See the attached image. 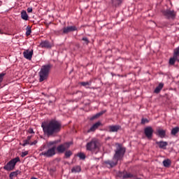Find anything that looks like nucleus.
<instances>
[{
  "instance_id": "1",
  "label": "nucleus",
  "mask_w": 179,
  "mask_h": 179,
  "mask_svg": "<svg viewBox=\"0 0 179 179\" xmlns=\"http://www.w3.org/2000/svg\"><path fill=\"white\" fill-rule=\"evenodd\" d=\"M125 148H123L120 144H118V146L115 151V153L113 155V160H108L105 162V164L108 166L110 169H113V167H115L117 164H118V162L120 160H122L124 157V155H125L126 152Z\"/></svg>"
},
{
  "instance_id": "2",
  "label": "nucleus",
  "mask_w": 179,
  "mask_h": 179,
  "mask_svg": "<svg viewBox=\"0 0 179 179\" xmlns=\"http://www.w3.org/2000/svg\"><path fill=\"white\" fill-rule=\"evenodd\" d=\"M46 134L48 136L58 134L61 131V124L57 121L52 120L45 127Z\"/></svg>"
},
{
  "instance_id": "3",
  "label": "nucleus",
  "mask_w": 179,
  "mask_h": 179,
  "mask_svg": "<svg viewBox=\"0 0 179 179\" xmlns=\"http://www.w3.org/2000/svg\"><path fill=\"white\" fill-rule=\"evenodd\" d=\"M87 150H90L92 153L97 154L99 152V141L96 138H93L86 145Z\"/></svg>"
},
{
  "instance_id": "4",
  "label": "nucleus",
  "mask_w": 179,
  "mask_h": 179,
  "mask_svg": "<svg viewBox=\"0 0 179 179\" xmlns=\"http://www.w3.org/2000/svg\"><path fill=\"white\" fill-rule=\"evenodd\" d=\"M18 162H20V158L19 157H16L15 158L11 159L3 166L4 170H6V171H12V170L15 169L16 163Z\"/></svg>"
},
{
  "instance_id": "5",
  "label": "nucleus",
  "mask_w": 179,
  "mask_h": 179,
  "mask_svg": "<svg viewBox=\"0 0 179 179\" xmlns=\"http://www.w3.org/2000/svg\"><path fill=\"white\" fill-rule=\"evenodd\" d=\"M71 145H72V143H64L63 144H60L57 147L56 150L58 153H64L68 150V149H69Z\"/></svg>"
},
{
  "instance_id": "6",
  "label": "nucleus",
  "mask_w": 179,
  "mask_h": 179,
  "mask_svg": "<svg viewBox=\"0 0 179 179\" xmlns=\"http://www.w3.org/2000/svg\"><path fill=\"white\" fill-rule=\"evenodd\" d=\"M162 13L167 19H174L176 17V12L173 10L166 9Z\"/></svg>"
},
{
  "instance_id": "7",
  "label": "nucleus",
  "mask_w": 179,
  "mask_h": 179,
  "mask_svg": "<svg viewBox=\"0 0 179 179\" xmlns=\"http://www.w3.org/2000/svg\"><path fill=\"white\" fill-rule=\"evenodd\" d=\"M144 134L148 139H152V137L153 136V128H152V127H145Z\"/></svg>"
},
{
  "instance_id": "8",
  "label": "nucleus",
  "mask_w": 179,
  "mask_h": 179,
  "mask_svg": "<svg viewBox=\"0 0 179 179\" xmlns=\"http://www.w3.org/2000/svg\"><path fill=\"white\" fill-rule=\"evenodd\" d=\"M78 30V27L76 26H69L63 28V34H68V33H71V31H76Z\"/></svg>"
},
{
  "instance_id": "9",
  "label": "nucleus",
  "mask_w": 179,
  "mask_h": 179,
  "mask_svg": "<svg viewBox=\"0 0 179 179\" xmlns=\"http://www.w3.org/2000/svg\"><path fill=\"white\" fill-rule=\"evenodd\" d=\"M121 129V126L120 125H110L107 127L108 132H118Z\"/></svg>"
},
{
  "instance_id": "10",
  "label": "nucleus",
  "mask_w": 179,
  "mask_h": 179,
  "mask_svg": "<svg viewBox=\"0 0 179 179\" xmlns=\"http://www.w3.org/2000/svg\"><path fill=\"white\" fill-rule=\"evenodd\" d=\"M45 80V65L42 66L39 72V82H43Z\"/></svg>"
},
{
  "instance_id": "11",
  "label": "nucleus",
  "mask_w": 179,
  "mask_h": 179,
  "mask_svg": "<svg viewBox=\"0 0 179 179\" xmlns=\"http://www.w3.org/2000/svg\"><path fill=\"white\" fill-rule=\"evenodd\" d=\"M23 55L26 59H29V61H31V58H33V50H27L23 52Z\"/></svg>"
},
{
  "instance_id": "12",
  "label": "nucleus",
  "mask_w": 179,
  "mask_h": 179,
  "mask_svg": "<svg viewBox=\"0 0 179 179\" xmlns=\"http://www.w3.org/2000/svg\"><path fill=\"white\" fill-rule=\"evenodd\" d=\"M156 135L163 139V138H166V130L163 129H159L157 130Z\"/></svg>"
},
{
  "instance_id": "13",
  "label": "nucleus",
  "mask_w": 179,
  "mask_h": 179,
  "mask_svg": "<svg viewBox=\"0 0 179 179\" xmlns=\"http://www.w3.org/2000/svg\"><path fill=\"white\" fill-rule=\"evenodd\" d=\"M101 122H97L95 124H94L90 129L87 130V132H94V131H96V129H97V128H99V127H101Z\"/></svg>"
},
{
  "instance_id": "14",
  "label": "nucleus",
  "mask_w": 179,
  "mask_h": 179,
  "mask_svg": "<svg viewBox=\"0 0 179 179\" xmlns=\"http://www.w3.org/2000/svg\"><path fill=\"white\" fill-rule=\"evenodd\" d=\"M156 145H158L159 149H166L167 148V145H169V143L167 141H156Z\"/></svg>"
},
{
  "instance_id": "15",
  "label": "nucleus",
  "mask_w": 179,
  "mask_h": 179,
  "mask_svg": "<svg viewBox=\"0 0 179 179\" xmlns=\"http://www.w3.org/2000/svg\"><path fill=\"white\" fill-rule=\"evenodd\" d=\"M55 155V147H53L50 149H49L46 152H45V156L47 157H52Z\"/></svg>"
},
{
  "instance_id": "16",
  "label": "nucleus",
  "mask_w": 179,
  "mask_h": 179,
  "mask_svg": "<svg viewBox=\"0 0 179 179\" xmlns=\"http://www.w3.org/2000/svg\"><path fill=\"white\" fill-rule=\"evenodd\" d=\"M31 138H33V136H28L27 137L26 140H24L22 142L23 143L22 144V146H27V145H30L31 142L30 141H31Z\"/></svg>"
},
{
  "instance_id": "17",
  "label": "nucleus",
  "mask_w": 179,
  "mask_h": 179,
  "mask_svg": "<svg viewBox=\"0 0 179 179\" xmlns=\"http://www.w3.org/2000/svg\"><path fill=\"white\" fill-rule=\"evenodd\" d=\"M21 18L23 19V20H29V15H27V12H26V10H22L21 12Z\"/></svg>"
},
{
  "instance_id": "18",
  "label": "nucleus",
  "mask_w": 179,
  "mask_h": 179,
  "mask_svg": "<svg viewBox=\"0 0 179 179\" xmlns=\"http://www.w3.org/2000/svg\"><path fill=\"white\" fill-rule=\"evenodd\" d=\"M162 163L164 167H170V166H171V160L169 159H164Z\"/></svg>"
},
{
  "instance_id": "19",
  "label": "nucleus",
  "mask_w": 179,
  "mask_h": 179,
  "mask_svg": "<svg viewBox=\"0 0 179 179\" xmlns=\"http://www.w3.org/2000/svg\"><path fill=\"white\" fill-rule=\"evenodd\" d=\"M164 86V84L159 83V85L155 88V93H160L162 89H163V87Z\"/></svg>"
},
{
  "instance_id": "20",
  "label": "nucleus",
  "mask_w": 179,
  "mask_h": 179,
  "mask_svg": "<svg viewBox=\"0 0 179 179\" xmlns=\"http://www.w3.org/2000/svg\"><path fill=\"white\" fill-rule=\"evenodd\" d=\"M173 57L176 59V61H178V62H179V48H177L174 50Z\"/></svg>"
},
{
  "instance_id": "21",
  "label": "nucleus",
  "mask_w": 179,
  "mask_h": 179,
  "mask_svg": "<svg viewBox=\"0 0 179 179\" xmlns=\"http://www.w3.org/2000/svg\"><path fill=\"white\" fill-rule=\"evenodd\" d=\"M123 0H112V3L115 6H120L122 3Z\"/></svg>"
},
{
  "instance_id": "22",
  "label": "nucleus",
  "mask_w": 179,
  "mask_h": 179,
  "mask_svg": "<svg viewBox=\"0 0 179 179\" xmlns=\"http://www.w3.org/2000/svg\"><path fill=\"white\" fill-rule=\"evenodd\" d=\"M81 170L80 166H77L71 169V173H80Z\"/></svg>"
},
{
  "instance_id": "23",
  "label": "nucleus",
  "mask_w": 179,
  "mask_h": 179,
  "mask_svg": "<svg viewBox=\"0 0 179 179\" xmlns=\"http://www.w3.org/2000/svg\"><path fill=\"white\" fill-rule=\"evenodd\" d=\"M178 132H179V127H176L172 129L171 134V135H177V134H178Z\"/></svg>"
},
{
  "instance_id": "24",
  "label": "nucleus",
  "mask_w": 179,
  "mask_h": 179,
  "mask_svg": "<svg viewBox=\"0 0 179 179\" xmlns=\"http://www.w3.org/2000/svg\"><path fill=\"white\" fill-rule=\"evenodd\" d=\"M50 69H51V65L48 64L45 66V76L46 78L48 76V73H50Z\"/></svg>"
},
{
  "instance_id": "25",
  "label": "nucleus",
  "mask_w": 179,
  "mask_h": 179,
  "mask_svg": "<svg viewBox=\"0 0 179 179\" xmlns=\"http://www.w3.org/2000/svg\"><path fill=\"white\" fill-rule=\"evenodd\" d=\"M26 30V36L28 37V36H30V34H31V27H30V26H27Z\"/></svg>"
},
{
  "instance_id": "26",
  "label": "nucleus",
  "mask_w": 179,
  "mask_h": 179,
  "mask_svg": "<svg viewBox=\"0 0 179 179\" xmlns=\"http://www.w3.org/2000/svg\"><path fill=\"white\" fill-rule=\"evenodd\" d=\"M78 157H80V160H85L86 159V155L83 152L78 153Z\"/></svg>"
},
{
  "instance_id": "27",
  "label": "nucleus",
  "mask_w": 179,
  "mask_h": 179,
  "mask_svg": "<svg viewBox=\"0 0 179 179\" xmlns=\"http://www.w3.org/2000/svg\"><path fill=\"white\" fill-rule=\"evenodd\" d=\"M52 47H54L53 43H50L48 41L45 42V48H51Z\"/></svg>"
},
{
  "instance_id": "28",
  "label": "nucleus",
  "mask_w": 179,
  "mask_h": 179,
  "mask_svg": "<svg viewBox=\"0 0 179 179\" xmlns=\"http://www.w3.org/2000/svg\"><path fill=\"white\" fill-rule=\"evenodd\" d=\"M176 59L174 56L169 59V65H174L176 64Z\"/></svg>"
},
{
  "instance_id": "29",
  "label": "nucleus",
  "mask_w": 179,
  "mask_h": 179,
  "mask_svg": "<svg viewBox=\"0 0 179 179\" xmlns=\"http://www.w3.org/2000/svg\"><path fill=\"white\" fill-rule=\"evenodd\" d=\"M90 85H92V81L80 83V85L84 86L85 87H86V86H90Z\"/></svg>"
},
{
  "instance_id": "30",
  "label": "nucleus",
  "mask_w": 179,
  "mask_h": 179,
  "mask_svg": "<svg viewBox=\"0 0 179 179\" xmlns=\"http://www.w3.org/2000/svg\"><path fill=\"white\" fill-rule=\"evenodd\" d=\"M132 177H134V175H132L131 173H127L124 175H123V178H132Z\"/></svg>"
},
{
  "instance_id": "31",
  "label": "nucleus",
  "mask_w": 179,
  "mask_h": 179,
  "mask_svg": "<svg viewBox=\"0 0 179 179\" xmlns=\"http://www.w3.org/2000/svg\"><path fill=\"white\" fill-rule=\"evenodd\" d=\"M17 171L11 172L9 175V177L10 179H13V177H17Z\"/></svg>"
},
{
  "instance_id": "32",
  "label": "nucleus",
  "mask_w": 179,
  "mask_h": 179,
  "mask_svg": "<svg viewBox=\"0 0 179 179\" xmlns=\"http://www.w3.org/2000/svg\"><path fill=\"white\" fill-rule=\"evenodd\" d=\"M5 75H6L5 73H0V86L2 85V82H3V78L5 77Z\"/></svg>"
},
{
  "instance_id": "33",
  "label": "nucleus",
  "mask_w": 179,
  "mask_h": 179,
  "mask_svg": "<svg viewBox=\"0 0 179 179\" xmlns=\"http://www.w3.org/2000/svg\"><path fill=\"white\" fill-rule=\"evenodd\" d=\"M66 157H71L72 156V152L71 150H68L65 152Z\"/></svg>"
},
{
  "instance_id": "34",
  "label": "nucleus",
  "mask_w": 179,
  "mask_h": 179,
  "mask_svg": "<svg viewBox=\"0 0 179 179\" xmlns=\"http://www.w3.org/2000/svg\"><path fill=\"white\" fill-rule=\"evenodd\" d=\"M41 127L43 128L44 135H45V122H42Z\"/></svg>"
},
{
  "instance_id": "35",
  "label": "nucleus",
  "mask_w": 179,
  "mask_h": 179,
  "mask_svg": "<svg viewBox=\"0 0 179 179\" xmlns=\"http://www.w3.org/2000/svg\"><path fill=\"white\" fill-rule=\"evenodd\" d=\"M82 41H84L85 44H89L90 43L89 39L87 37H83Z\"/></svg>"
},
{
  "instance_id": "36",
  "label": "nucleus",
  "mask_w": 179,
  "mask_h": 179,
  "mask_svg": "<svg viewBox=\"0 0 179 179\" xmlns=\"http://www.w3.org/2000/svg\"><path fill=\"white\" fill-rule=\"evenodd\" d=\"M149 122V120L146 118H142L141 119V124H145L146 123Z\"/></svg>"
},
{
  "instance_id": "37",
  "label": "nucleus",
  "mask_w": 179,
  "mask_h": 179,
  "mask_svg": "<svg viewBox=\"0 0 179 179\" xmlns=\"http://www.w3.org/2000/svg\"><path fill=\"white\" fill-rule=\"evenodd\" d=\"M39 47L41 48H45V41H42L40 45H39Z\"/></svg>"
},
{
  "instance_id": "38",
  "label": "nucleus",
  "mask_w": 179,
  "mask_h": 179,
  "mask_svg": "<svg viewBox=\"0 0 179 179\" xmlns=\"http://www.w3.org/2000/svg\"><path fill=\"white\" fill-rule=\"evenodd\" d=\"M27 155H29V151L22 152L21 154V157H25V156H27Z\"/></svg>"
},
{
  "instance_id": "39",
  "label": "nucleus",
  "mask_w": 179,
  "mask_h": 179,
  "mask_svg": "<svg viewBox=\"0 0 179 179\" xmlns=\"http://www.w3.org/2000/svg\"><path fill=\"white\" fill-rule=\"evenodd\" d=\"M27 132L28 134H35L34 130L33 129V128H29V129L27 130Z\"/></svg>"
},
{
  "instance_id": "40",
  "label": "nucleus",
  "mask_w": 179,
  "mask_h": 179,
  "mask_svg": "<svg viewBox=\"0 0 179 179\" xmlns=\"http://www.w3.org/2000/svg\"><path fill=\"white\" fill-rule=\"evenodd\" d=\"M30 146H34V145H37V140H34L33 142L30 143Z\"/></svg>"
},
{
  "instance_id": "41",
  "label": "nucleus",
  "mask_w": 179,
  "mask_h": 179,
  "mask_svg": "<svg viewBox=\"0 0 179 179\" xmlns=\"http://www.w3.org/2000/svg\"><path fill=\"white\" fill-rule=\"evenodd\" d=\"M27 10L28 13H31L33 12V8L29 7L27 8Z\"/></svg>"
},
{
  "instance_id": "42",
  "label": "nucleus",
  "mask_w": 179,
  "mask_h": 179,
  "mask_svg": "<svg viewBox=\"0 0 179 179\" xmlns=\"http://www.w3.org/2000/svg\"><path fill=\"white\" fill-rule=\"evenodd\" d=\"M55 143H57L56 141H50V142H49L48 145L50 146H52V145H55Z\"/></svg>"
},
{
  "instance_id": "43",
  "label": "nucleus",
  "mask_w": 179,
  "mask_h": 179,
  "mask_svg": "<svg viewBox=\"0 0 179 179\" xmlns=\"http://www.w3.org/2000/svg\"><path fill=\"white\" fill-rule=\"evenodd\" d=\"M101 115H100L99 113H96L94 117L93 118H99V117H100Z\"/></svg>"
},
{
  "instance_id": "44",
  "label": "nucleus",
  "mask_w": 179,
  "mask_h": 179,
  "mask_svg": "<svg viewBox=\"0 0 179 179\" xmlns=\"http://www.w3.org/2000/svg\"><path fill=\"white\" fill-rule=\"evenodd\" d=\"M101 115H100L99 113H96L94 117L93 118H99V117H100Z\"/></svg>"
},
{
  "instance_id": "45",
  "label": "nucleus",
  "mask_w": 179,
  "mask_h": 179,
  "mask_svg": "<svg viewBox=\"0 0 179 179\" xmlns=\"http://www.w3.org/2000/svg\"><path fill=\"white\" fill-rule=\"evenodd\" d=\"M106 110H102L99 112L100 115H103V114L106 113Z\"/></svg>"
},
{
  "instance_id": "46",
  "label": "nucleus",
  "mask_w": 179,
  "mask_h": 179,
  "mask_svg": "<svg viewBox=\"0 0 179 179\" xmlns=\"http://www.w3.org/2000/svg\"><path fill=\"white\" fill-rule=\"evenodd\" d=\"M40 156H45V152H42L39 154Z\"/></svg>"
},
{
  "instance_id": "47",
  "label": "nucleus",
  "mask_w": 179,
  "mask_h": 179,
  "mask_svg": "<svg viewBox=\"0 0 179 179\" xmlns=\"http://www.w3.org/2000/svg\"><path fill=\"white\" fill-rule=\"evenodd\" d=\"M78 94H79L80 96H81V97H82V96H83V94L81 92H78Z\"/></svg>"
},
{
  "instance_id": "48",
  "label": "nucleus",
  "mask_w": 179,
  "mask_h": 179,
  "mask_svg": "<svg viewBox=\"0 0 179 179\" xmlns=\"http://www.w3.org/2000/svg\"><path fill=\"white\" fill-rule=\"evenodd\" d=\"M45 148V145H43V147L42 148H41V151H43V150H44V148Z\"/></svg>"
},
{
  "instance_id": "49",
  "label": "nucleus",
  "mask_w": 179,
  "mask_h": 179,
  "mask_svg": "<svg viewBox=\"0 0 179 179\" xmlns=\"http://www.w3.org/2000/svg\"><path fill=\"white\" fill-rule=\"evenodd\" d=\"M0 33H1V29H0Z\"/></svg>"
}]
</instances>
